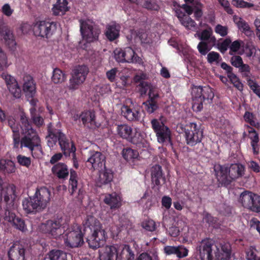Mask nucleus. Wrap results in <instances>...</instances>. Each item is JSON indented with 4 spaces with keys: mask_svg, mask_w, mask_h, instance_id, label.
Wrapping results in <instances>:
<instances>
[{
    "mask_svg": "<svg viewBox=\"0 0 260 260\" xmlns=\"http://www.w3.org/2000/svg\"><path fill=\"white\" fill-rule=\"evenodd\" d=\"M247 260H260V248L250 246L246 251Z\"/></svg>",
    "mask_w": 260,
    "mask_h": 260,
    "instance_id": "nucleus-42",
    "label": "nucleus"
},
{
    "mask_svg": "<svg viewBox=\"0 0 260 260\" xmlns=\"http://www.w3.org/2000/svg\"><path fill=\"white\" fill-rule=\"evenodd\" d=\"M152 181L156 185L159 186L161 181L162 183L165 182V179L162 177L161 167L159 165H155L151 168Z\"/></svg>",
    "mask_w": 260,
    "mask_h": 260,
    "instance_id": "nucleus-27",
    "label": "nucleus"
},
{
    "mask_svg": "<svg viewBox=\"0 0 260 260\" xmlns=\"http://www.w3.org/2000/svg\"><path fill=\"white\" fill-rule=\"evenodd\" d=\"M231 3L238 8H250L254 6L252 3L245 2L244 0H232Z\"/></svg>",
    "mask_w": 260,
    "mask_h": 260,
    "instance_id": "nucleus-50",
    "label": "nucleus"
},
{
    "mask_svg": "<svg viewBox=\"0 0 260 260\" xmlns=\"http://www.w3.org/2000/svg\"><path fill=\"white\" fill-rule=\"evenodd\" d=\"M195 123L191 122L184 127L182 124L177 125V128L179 133H185V137L188 145L193 146L200 142L203 137L202 131L197 128Z\"/></svg>",
    "mask_w": 260,
    "mask_h": 260,
    "instance_id": "nucleus-4",
    "label": "nucleus"
},
{
    "mask_svg": "<svg viewBox=\"0 0 260 260\" xmlns=\"http://www.w3.org/2000/svg\"><path fill=\"white\" fill-rule=\"evenodd\" d=\"M58 141L60 146L61 150L63 152V154L66 156L70 155L71 153H73V157L75 159V151L76 148L74 145L72 143L71 147H70V143L69 141L67 139L64 134L59 131L58 135Z\"/></svg>",
    "mask_w": 260,
    "mask_h": 260,
    "instance_id": "nucleus-17",
    "label": "nucleus"
},
{
    "mask_svg": "<svg viewBox=\"0 0 260 260\" xmlns=\"http://www.w3.org/2000/svg\"><path fill=\"white\" fill-rule=\"evenodd\" d=\"M105 156L100 152H95L87 159L86 166L90 169L100 170L105 168Z\"/></svg>",
    "mask_w": 260,
    "mask_h": 260,
    "instance_id": "nucleus-13",
    "label": "nucleus"
},
{
    "mask_svg": "<svg viewBox=\"0 0 260 260\" xmlns=\"http://www.w3.org/2000/svg\"><path fill=\"white\" fill-rule=\"evenodd\" d=\"M51 192L45 187L37 189L34 196L25 198L22 201V207L27 213H36L45 209L50 201Z\"/></svg>",
    "mask_w": 260,
    "mask_h": 260,
    "instance_id": "nucleus-2",
    "label": "nucleus"
},
{
    "mask_svg": "<svg viewBox=\"0 0 260 260\" xmlns=\"http://www.w3.org/2000/svg\"><path fill=\"white\" fill-rule=\"evenodd\" d=\"M88 72V68L85 65L75 67L72 71V77L68 86V88L71 90L78 89L79 85L85 80Z\"/></svg>",
    "mask_w": 260,
    "mask_h": 260,
    "instance_id": "nucleus-7",
    "label": "nucleus"
},
{
    "mask_svg": "<svg viewBox=\"0 0 260 260\" xmlns=\"http://www.w3.org/2000/svg\"><path fill=\"white\" fill-rule=\"evenodd\" d=\"M139 85L141 86V88L140 89V92L141 96H143L144 95H145L147 93V91L148 90L149 91L150 88H151V86L150 84H149L147 82H146L145 81H143L141 82V83L139 84Z\"/></svg>",
    "mask_w": 260,
    "mask_h": 260,
    "instance_id": "nucleus-64",
    "label": "nucleus"
},
{
    "mask_svg": "<svg viewBox=\"0 0 260 260\" xmlns=\"http://www.w3.org/2000/svg\"><path fill=\"white\" fill-rule=\"evenodd\" d=\"M1 77L5 80L7 88L9 87V86L14 85L17 82L13 77L6 73H3L1 75Z\"/></svg>",
    "mask_w": 260,
    "mask_h": 260,
    "instance_id": "nucleus-59",
    "label": "nucleus"
},
{
    "mask_svg": "<svg viewBox=\"0 0 260 260\" xmlns=\"http://www.w3.org/2000/svg\"><path fill=\"white\" fill-rule=\"evenodd\" d=\"M242 43H243V41L239 40L231 42L230 45L229 54L233 55L234 53H236L240 49Z\"/></svg>",
    "mask_w": 260,
    "mask_h": 260,
    "instance_id": "nucleus-54",
    "label": "nucleus"
},
{
    "mask_svg": "<svg viewBox=\"0 0 260 260\" xmlns=\"http://www.w3.org/2000/svg\"><path fill=\"white\" fill-rule=\"evenodd\" d=\"M231 43V40L230 38H226L222 42H218L217 44L218 49L221 53H224L228 50Z\"/></svg>",
    "mask_w": 260,
    "mask_h": 260,
    "instance_id": "nucleus-52",
    "label": "nucleus"
},
{
    "mask_svg": "<svg viewBox=\"0 0 260 260\" xmlns=\"http://www.w3.org/2000/svg\"><path fill=\"white\" fill-rule=\"evenodd\" d=\"M244 51L247 56L251 57L255 54L256 48L251 43H247L244 47Z\"/></svg>",
    "mask_w": 260,
    "mask_h": 260,
    "instance_id": "nucleus-56",
    "label": "nucleus"
},
{
    "mask_svg": "<svg viewBox=\"0 0 260 260\" xmlns=\"http://www.w3.org/2000/svg\"><path fill=\"white\" fill-rule=\"evenodd\" d=\"M66 79V76L61 70L56 68L53 70L52 81L54 83H61L63 82Z\"/></svg>",
    "mask_w": 260,
    "mask_h": 260,
    "instance_id": "nucleus-45",
    "label": "nucleus"
},
{
    "mask_svg": "<svg viewBox=\"0 0 260 260\" xmlns=\"http://www.w3.org/2000/svg\"><path fill=\"white\" fill-rule=\"evenodd\" d=\"M239 202L243 207L253 212H260V196L257 194L245 190L241 193Z\"/></svg>",
    "mask_w": 260,
    "mask_h": 260,
    "instance_id": "nucleus-5",
    "label": "nucleus"
},
{
    "mask_svg": "<svg viewBox=\"0 0 260 260\" xmlns=\"http://www.w3.org/2000/svg\"><path fill=\"white\" fill-rule=\"evenodd\" d=\"M121 113L125 118L130 121H139L141 119L139 111L131 109L127 106H122Z\"/></svg>",
    "mask_w": 260,
    "mask_h": 260,
    "instance_id": "nucleus-26",
    "label": "nucleus"
},
{
    "mask_svg": "<svg viewBox=\"0 0 260 260\" xmlns=\"http://www.w3.org/2000/svg\"><path fill=\"white\" fill-rule=\"evenodd\" d=\"M232 66L236 68H239L242 64L243 60L241 56L239 55H233L230 60Z\"/></svg>",
    "mask_w": 260,
    "mask_h": 260,
    "instance_id": "nucleus-63",
    "label": "nucleus"
},
{
    "mask_svg": "<svg viewBox=\"0 0 260 260\" xmlns=\"http://www.w3.org/2000/svg\"><path fill=\"white\" fill-rule=\"evenodd\" d=\"M141 3L143 7L148 10L157 11L159 9L158 5L154 0H144Z\"/></svg>",
    "mask_w": 260,
    "mask_h": 260,
    "instance_id": "nucleus-51",
    "label": "nucleus"
},
{
    "mask_svg": "<svg viewBox=\"0 0 260 260\" xmlns=\"http://www.w3.org/2000/svg\"><path fill=\"white\" fill-rule=\"evenodd\" d=\"M198 49L201 54L205 55L210 51V47L208 42L201 41L198 45Z\"/></svg>",
    "mask_w": 260,
    "mask_h": 260,
    "instance_id": "nucleus-57",
    "label": "nucleus"
},
{
    "mask_svg": "<svg viewBox=\"0 0 260 260\" xmlns=\"http://www.w3.org/2000/svg\"><path fill=\"white\" fill-rule=\"evenodd\" d=\"M244 172L245 167L242 164H232L231 165L230 168L228 167V177L229 181V184H231L233 180L242 176L244 174Z\"/></svg>",
    "mask_w": 260,
    "mask_h": 260,
    "instance_id": "nucleus-20",
    "label": "nucleus"
},
{
    "mask_svg": "<svg viewBox=\"0 0 260 260\" xmlns=\"http://www.w3.org/2000/svg\"><path fill=\"white\" fill-rule=\"evenodd\" d=\"M204 89L201 86H193L191 88V96L192 99V108L195 112H199L203 109V101L205 97L203 93Z\"/></svg>",
    "mask_w": 260,
    "mask_h": 260,
    "instance_id": "nucleus-11",
    "label": "nucleus"
},
{
    "mask_svg": "<svg viewBox=\"0 0 260 260\" xmlns=\"http://www.w3.org/2000/svg\"><path fill=\"white\" fill-rule=\"evenodd\" d=\"M122 154L123 158L127 161L133 160L139 156V153L137 151L130 148L123 149Z\"/></svg>",
    "mask_w": 260,
    "mask_h": 260,
    "instance_id": "nucleus-44",
    "label": "nucleus"
},
{
    "mask_svg": "<svg viewBox=\"0 0 260 260\" xmlns=\"http://www.w3.org/2000/svg\"><path fill=\"white\" fill-rule=\"evenodd\" d=\"M22 129L25 135L21 139V148H28L31 151L32 155L35 149L38 151L41 154H43L40 139L36 131L32 128L29 122L28 121L26 124H22Z\"/></svg>",
    "mask_w": 260,
    "mask_h": 260,
    "instance_id": "nucleus-3",
    "label": "nucleus"
},
{
    "mask_svg": "<svg viewBox=\"0 0 260 260\" xmlns=\"http://www.w3.org/2000/svg\"><path fill=\"white\" fill-rule=\"evenodd\" d=\"M13 208H14V207H13ZM12 209V208H7V206H6V208L5 210L4 213L1 214L2 217H3V219L5 221H7L8 222H11L12 220L16 216L15 214L14 213L12 212V211H11Z\"/></svg>",
    "mask_w": 260,
    "mask_h": 260,
    "instance_id": "nucleus-53",
    "label": "nucleus"
},
{
    "mask_svg": "<svg viewBox=\"0 0 260 260\" xmlns=\"http://www.w3.org/2000/svg\"><path fill=\"white\" fill-rule=\"evenodd\" d=\"M120 26L118 24H113L107 27V30L105 33L108 40L112 41L119 37Z\"/></svg>",
    "mask_w": 260,
    "mask_h": 260,
    "instance_id": "nucleus-37",
    "label": "nucleus"
},
{
    "mask_svg": "<svg viewBox=\"0 0 260 260\" xmlns=\"http://www.w3.org/2000/svg\"><path fill=\"white\" fill-rule=\"evenodd\" d=\"M68 3L67 0H58L56 4L54 5L52 8L53 13L54 15H59L64 14V12L68 11L67 6Z\"/></svg>",
    "mask_w": 260,
    "mask_h": 260,
    "instance_id": "nucleus-38",
    "label": "nucleus"
},
{
    "mask_svg": "<svg viewBox=\"0 0 260 260\" xmlns=\"http://www.w3.org/2000/svg\"><path fill=\"white\" fill-rule=\"evenodd\" d=\"M53 173L59 178L64 179L69 175L67 166L63 163H58L52 168Z\"/></svg>",
    "mask_w": 260,
    "mask_h": 260,
    "instance_id": "nucleus-35",
    "label": "nucleus"
},
{
    "mask_svg": "<svg viewBox=\"0 0 260 260\" xmlns=\"http://www.w3.org/2000/svg\"><path fill=\"white\" fill-rule=\"evenodd\" d=\"M200 7V4H198L196 6L194 4L189 5V4H186L183 5L182 7L183 10L188 15H190L193 12L194 16L197 20H199V18L201 17L203 14Z\"/></svg>",
    "mask_w": 260,
    "mask_h": 260,
    "instance_id": "nucleus-34",
    "label": "nucleus"
},
{
    "mask_svg": "<svg viewBox=\"0 0 260 260\" xmlns=\"http://www.w3.org/2000/svg\"><path fill=\"white\" fill-rule=\"evenodd\" d=\"M144 138H143L140 132L136 131L134 133L132 132L128 141L136 145L139 147H141L144 144Z\"/></svg>",
    "mask_w": 260,
    "mask_h": 260,
    "instance_id": "nucleus-43",
    "label": "nucleus"
},
{
    "mask_svg": "<svg viewBox=\"0 0 260 260\" xmlns=\"http://www.w3.org/2000/svg\"><path fill=\"white\" fill-rule=\"evenodd\" d=\"M215 32L219 34L221 37H225L228 35V28L226 26H222L220 24H217L215 28Z\"/></svg>",
    "mask_w": 260,
    "mask_h": 260,
    "instance_id": "nucleus-62",
    "label": "nucleus"
},
{
    "mask_svg": "<svg viewBox=\"0 0 260 260\" xmlns=\"http://www.w3.org/2000/svg\"><path fill=\"white\" fill-rule=\"evenodd\" d=\"M33 31L36 37L49 38L56 29V23L53 22L40 21L33 26Z\"/></svg>",
    "mask_w": 260,
    "mask_h": 260,
    "instance_id": "nucleus-8",
    "label": "nucleus"
},
{
    "mask_svg": "<svg viewBox=\"0 0 260 260\" xmlns=\"http://www.w3.org/2000/svg\"><path fill=\"white\" fill-rule=\"evenodd\" d=\"M80 31L83 39L88 43H91L98 40L101 32L99 28L92 22L80 20Z\"/></svg>",
    "mask_w": 260,
    "mask_h": 260,
    "instance_id": "nucleus-6",
    "label": "nucleus"
},
{
    "mask_svg": "<svg viewBox=\"0 0 260 260\" xmlns=\"http://www.w3.org/2000/svg\"><path fill=\"white\" fill-rule=\"evenodd\" d=\"M11 222L13 223V225L17 229L22 232L27 230L25 222L21 218L15 216Z\"/></svg>",
    "mask_w": 260,
    "mask_h": 260,
    "instance_id": "nucleus-47",
    "label": "nucleus"
},
{
    "mask_svg": "<svg viewBox=\"0 0 260 260\" xmlns=\"http://www.w3.org/2000/svg\"><path fill=\"white\" fill-rule=\"evenodd\" d=\"M177 17L181 24L187 29L194 30L196 29V23L190 17L189 15H186L181 12L180 13L177 12Z\"/></svg>",
    "mask_w": 260,
    "mask_h": 260,
    "instance_id": "nucleus-30",
    "label": "nucleus"
},
{
    "mask_svg": "<svg viewBox=\"0 0 260 260\" xmlns=\"http://www.w3.org/2000/svg\"><path fill=\"white\" fill-rule=\"evenodd\" d=\"M164 251L167 255L176 254L179 258L185 257L188 254V249L182 245L178 246H166Z\"/></svg>",
    "mask_w": 260,
    "mask_h": 260,
    "instance_id": "nucleus-24",
    "label": "nucleus"
},
{
    "mask_svg": "<svg viewBox=\"0 0 260 260\" xmlns=\"http://www.w3.org/2000/svg\"><path fill=\"white\" fill-rule=\"evenodd\" d=\"M145 110L149 113H152L156 110L158 107L156 101L147 100L143 103Z\"/></svg>",
    "mask_w": 260,
    "mask_h": 260,
    "instance_id": "nucleus-48",
    "label": "nucleus"
},
{
    "mask_svg": "<svg viewBox=\"0 0 260 260\" xmlns=\"http://www.w3.org/2000/svg\"><path fill=\"white\" fill-rule=\"evenodd\" d=\"M234 23L237 25L238 28L246 36H249L252 34L250 26L242 18L237 16H234L233 18Z\"/></svg>",
    "mask_w": 260,
    "mask_h": 260,
    "instance_id": "nucleus-33",
    "label": "nucleus"
},
{
    "mask_svg": "<svg viewBox=\"0 0 260 260\" xmlns=\"http://www.w3.org/2000/svg\"><path fill=\"white\" fill-rule=\"evenodd\" d=\"M25 249L22 245L15 244L8 251L9 260H25Z\"/></svg>",
    "mask_w": 260,
    "mask_h": 260,
    "instance_id": "nucleus-21",
    "label": "nucleus"
},
{
    "mask_svg": "<svg viewBox=\"0 0 260 260\" xmlns=\"http://www.w3.org/2000/svg\"><path fill=\"white\" fill-rule=\"evenodd\" d=\"M8 89L14 98L19 99L21 97V90L17 82L14 85L9 86Z\"/></svg>",
    "mask_w": 260,
    "mask_h": 260,
    "instance_id": "nucleus-49",
    "label": "nucleus"
},
{
    "mask_svg": "<svg viewBox=\"0 0 260 260\" xmlns=\"http://www.w3.org/2000/svg\"><path fill=\"white\" fill-rule=\"evenodd\" d=\"M215 176L219 184L226 186L229 185L228 180V167L220 165H215L214 166Z\"/></svg>",
    "mask_w": 260,
    "mask_h": 260,
    "instance_id": "nucleus-16",
    "label": "nucleus"
},
{
    "mask_svg": "<svg viewBox=\"0 0 260 260\" xmlns=\"http://www.w3.org/2000/svg\"><path fill=\"white\" fill-rule=\"evenodd\" d=\"M135 255L132 248L128 245H124L119 256V260H134Z\"/></svg>",
    "mask_w": 260,
    "mask_h": 260,
    "instance_id": "nucleus-40",
    "label": "nucleus"
},
{
    "mask_svg": "<svg viewBox=\"0 0 260 260\" xmlns=\"http://www.w3.org/2000/svg\"><path fill=\"white\" fill-rule=\"evenodd\" d=\"M99 171V177L97 180L96 183L99 186L107 184L111 182L113 178V173L109 169L102 168Z\"/></svg>",
    "mask_w": 260,
    "mask_h": 260,
    "instance_id": "nucleus-22",
    "label": "nucleus"
},
{
    "mask_svg": "<svg viewBox=\"0 0 260 260\" xmlns=\"http://www.w3.org/2000/svg\"><path fill=\"white\" fill-rule=\"evenodd\" d=\"M152 127L156 133L157 140L159 143L171 142V132L169 128L161 121L156 119L151 120Z\"/></svg>",
    "mask_w": 260,
    "mask_h": 260,
    "instance_id": "nucleus-9",
    "label": "nucleus"
},
{
    "mask_svg": "<svg viewBox=\"0 0 260 260\" xmlns=\"http://www.w3.org/2000/svg\"><path fill=\"white\" fill-rule=\"evenodd\" d=\"M60 219L48 220L40 225V230L44 233L48 234L54 238L59 237L62 234Z\"/></svg>",
    "mask_w": 260,
    "mask_h": 260,
    "instance_id": "nucleus-10",
    "label": "nucleus"
},
{
    "mask_svg": "<svg viewBox=\"0 0 260 260\" xmlns=\"http://www.w3.org/2000/svg\"><path fill=\"white\" fill-rule=\"evenodd\" d=\"M117 131L118 135L128 140L131 135L132 134L133 129L132 127L126 124H121L118 125Z\"/></svg>",
    "mask_w": 260,
    "mask_h": 260,
    "instance_id": "nucleus-41",
    "label": "nucleus"
},
{
    "mask_svg": "<svg viewBox=\"0 0 260 260\" xmlns=\"http://www.w3.org/2000/svg\"><path fill=\"white\" fill-rule=\"evenodd\" d=\"M84 233H82L80 230L72 231L66 234L67 238L65 239L66 246L71 248H75L81 246L84 242Z\"/></svg>",
    "mask_w": 260,
    "mask_h": 260,
    "instance_id": "nucleus-12",
    "label": "nucleus"
},
{
    "mask_svg": "<svg viewBox=\"0 0 260 260\" xmlns=\"http://www.w3.org/2000/svg\"><path fill=\"white\" fill-rule=\"evenodd\" d=\"M197 250L201 260H211V239L208 238L202 240Z\"/></svg>",
    "mask_w": 260,
    "mask_h": 260,
    "instance_id": "nucleus-14",
    "label": "nucleus"
},
{
    "mask_svg": "<svg viewBox=\"0 0 260 260\" xmlns=\"http://www.w3.org/2000/svg\"><path fill=\"white\" fill-rule=\"evenodd\" d=\"M83 233L89 246L96 249L106 241V232L99 220L92 215H87L83 222Z\"/></svg>",
    "mask_w": 260,
    "mask_h": 260,
    "instance_id": "nucleus-1",
    "label": "nucleus"
},
{
    "mask_svg": "<svg viewBox=\"0 0 260 260\" xmlns=\"http://www.w3.org/2000/svg\"><path fill=\"white\" fill-rule=\"evenodd\" d=\"M124 62L128 63H139L142 62V59L138 56L135 51L131 47H126L123 49Z\"/></svg>",
    "mask_w": 260,
    "mask_h": 260,
    "instance_id": "nucleus-29",
    "label": "nucleus"
},
{
    "mask_svg": "<svg viewBox=\"0 0 260 260\" xmlns=\"http://www.w3.org/2000/svg\"><path fill=\"white\" fill-rule=\"evenodd\" d=\"M104 201L105 204L109 205L112 209L118 208L121 205L120 198L116 192L106 195Z\"/></svg>",
    "mask_w": 260,
    "mask_h": 260,
    "instance_id": "nucleus-32",
    "label": "nucleus"
},
{
    "mask_svg": "<svg viewBox=\"0 0 260 260\" xmlns=\"http://www.w3.org/2000/svg\"><path fill=\"white\" fill-rule=\"evenodd\" d=\"M17 161L21 166L28 168L31 164V159L30 157L25 156L22 155H18L17 156Z\"/></svg>",
    "mask_w": 260,
    "mask_h": 260,
    "instance_id": "nucleus-55",
    "label": "nucleus"
},
{
    "mask_svg": "<svg viewBox=\"0 0 260 260\" xmlns=\"http://www.w3.org/2000/svg\"><path fill=\"white\" fill-rule=\"evenodd\" d=\"M100 260H117V248L112 245L106 246L99 251Z\"/></svg>",
    "mask_w": 260,
    "mask_h": 260,
    "instance_id": "nucleus-18",
    "label": "nucleus"
},
{
    "mask_svg": "<svg viewBox=\"0 0 260 260\" xmlns=\"http://www.w3.org/2000/svg\"><path fill=\"white\" fill-rule=\"evenodd\" d=\"M0 34L3 36L6 44L10 48H13L16 44L12 30L7 26L0 28Z\"/></svg>",
    "mask_w": 260,
    "mask_h": 260,
    "instance_id": "nucleus-25",
    "label": "nucleus"
},
{
    "mask_svg": "<svg viewBox=\"0 0 260 260\" xmlns=\"http://www.w3.org/2000/svg\"><path fill=\"white\" fill-rule=\"evenodd\" d=\"M243 118L246 122L250 124L249 126L257 129L260 128V122L257 120L255 115L253 113L246 111L243 115Z\"/></svg>",
    "mask_w": 260,
    "mask_h": 260,
    "instance_id": "nucleus-39",
    "label": "nucleus"
},
{
    "mask_svg": "<svg viewBox=\"0 0 260 260\" xmlns=\"http://www.w3.org/2000/svg\"><path fill=\"white\" fill-rule=\"evenodd\" d=\"M23 90L27 98H33L36 94V84L31 76L26 74L23 76Z\"/></svg>",
    "mask_w": 260,
    "mask_h": 260,
    "instance_id": "nucleus-19",
    "label": "nucleus"
},
{
    "mask_svg": "<svg viewBox=\"0 0 260 260\" xmlns=\"http://www.w3.org/2000/svg\"><path fill=\"white\" fill-rule=\"evenodd\" d=\"M248 169L251 171L258 173L260 172V166L258 162L254 160H250L247 162Z\"/></svg>",
    "mask_w": 260,
    "mask_h": 260,
    "instance_id": "nucleus-60",
    "label": "nucleus"
},
{
    "mask_svg": "<svg viewBox=\"0 0 260 260\" xmlns=\"http://www.w3.org/2000/svg\"><path fill=\"white\" fill-rule=\"evenodd\" d=\"M51 123L48 126V135L46 136L47 140V144L49 147H53L55 145L58 140V135L59 131L57 129H53L52 128Z\"/></svg>",
    "mask_w": 260,
    "mask_h": 260,
    "instance_id": "nucleus-36",
    "label": "nucleus"
},
{
    "mask_svg": "<svg viewBox=\"0 0 260 260\" xmlns=\"http://www.w3.org/2000/svg\"><path fill=\"white\" fill-rule=\"evenodd\" d=\"M216 251L215 252V260H230L231 258V246L228 243L223 242L219 245H215Z\"/></svg>",
    "mask_w": 260,
    "mask_h": 260,
    "instance_id": "nucleus-15",
    "label": "nucleus"
},
{
    "mask_svg": "<svg viewBox=\"0 0 260 260\" xmlns=\"http://www.w3.org/2000/svg\"><path fill=\"white\" fill-rule=\"evenodd\" d=\"M142 226L146 230L150 232L154 231L156 229L155 222L152 220H149L143 222L142 223Z\"/></svg>",
    "mask_w": 260,
    "mask_h": 260,
    "instance_id": "nucleus-61",
    "label": "nucleus"
},
{
    "mask_svg": "<svg viewBox=\"0 0 260 260\" xmlns=\"http://www.w3.org/2000/svg\"><path fill=\"white\" fill-rule=\"evenodd\" d=\"M248 85L253 92L258 97H260V86L258 84L252 80L248 81Z\"/></svg>",
    "mask_w": 260,
    "mask_h": 260,
    "instance_id": "nucleus-58",
    "label": "nucleus"
},
{
    "mask_svg": "<svg viewBox=\"0 0 260 260\" xmlns=\"http://www.w3.org/2000/svg\"><path fill=\"white\" fill-rule=\"evenodd\" d=\"M3 164L4 165L2 170L3 171H4L8 173H12L15 172V165L13 161L9 159H3Z\"/></svg>",
    "mask_w": 260,
    "mask_h": 260,
    "instance_id": "nucleus-46",
    "label": "nucleus"
},
{
    "mask_svg": "<svg viewBox=\"0 0 260 260\" xmlns=\"http://www.w3.org/2000/svg\"><path fill=\"white\" fill-rule=\"evenodd\" d=\"M83 124L88 128H92L96 126L95 121V114L91 111H86L81 113Z\"/></svg>",
    "mask_w": 260,
    "mask_h": 260,
    "instance_id": "nucleus-28",
    "label": "nucleus"
},
{
    "mask_svg": "<svg viewBox=\"0 0 260 260\" xmlns=\"http://www.w3.org/2000/svg\"><path fill=\"white\" fill-rule=\"evenodd\" d=\"M247 128H249V138L251 140L250 145L252 148L253 153L254 155H258L259 154V146L258 143L259 142V139L258 133L255 129L249 126V125H245Z\"/></svg>",
    "mask_w": 260,
    "mask_h": 260,
    "instance_id": "nucleus-23",
    "label": "nucleus"
},
{
    "mask_svg": "<svg viewBox=\"0 0 260 260\" xmlns=\"http://www.w3.org/2000/svg\"><path fill=\"white\" fill-rule=\"evenodd\" d=\"M70 255L59 250L50 251L42 260H68Z\"/></svg>",
    "mask_w": 260,
    "mask_h": 260,
    "instance_id": "nucleus-31",
    "label": "nucleus"
}]
</instances>
